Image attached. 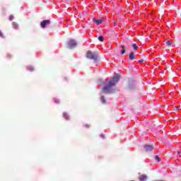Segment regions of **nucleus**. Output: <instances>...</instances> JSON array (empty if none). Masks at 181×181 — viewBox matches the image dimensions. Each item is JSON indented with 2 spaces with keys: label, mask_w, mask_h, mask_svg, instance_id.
<instances>
[{
  "label": "nucleus",
  "mask_w": 181,
  "mask_h": 181,
  "mask_svg": "<svg viewBox=\"0 0 181 181\" xmlns=\"http://www.w3.org/2000/svg\"><path fill=\"white\" fill-rule=\"evenodd\" d=\"M119 78H121V75L116 74L112 79L109 80L107 85L102 88L104 94H111L114 93V87L117 86V83L119 81Z\"/></svg>",
  "instance_id": "f257e3e1"
},
{
  "label": "nucleus",
  "mask_w": 181,
  "mask_h": 181,
  "mask_svg": "<svg viewBox=\"0 0 181 181\" xmlns=\"http://www.w3.org/2000/svg\"><path fill=\"white\" fill-rule=\"evenodd\" d=\"M86 59L93 60L94 62H98V54H97V52H93L91 50H88L86 52Z\"/></svg>",
  "instance_id": "f03ea898"
},
{
  "label": "nucleus",
  "mask_w": 181,
  "mask_h": 181,
  "mask_svg": "<svg viewBox=\"0 0 181 181\" xmlns=\"http://www.w3.org/2000/svg\"><path fill=\"white\" fill-rule=\"evenodd\" d=\"M77 46V42L74 40H70L68 42V47L69 49H73V47H76Z\"/></svg>",
  "instance_id": "7ed1b4c3"
},
{
  "label": "nucleus",
  "mask_w": 181,
  "mask_h": 181,
  "mask_svg": "<svg viewBox=\"0 0 181 181\" xmlns=\"http://www.w3.org/2000/svg\"><path fill=\"white\" fill-rule=\"evenodd\" d=\"M144 150L146 152H152L154 151L155 147H153V146L151 145V144H148V145H144Z\"/></svg>",
  "instance_id": "20e7f679"
},
{
  "label": "nucleus",
  "mask_w": 181,
  "mask_h": 181,
  "mask_svg": "<svg viewBox=\"0 0 181 181\" xmlns=\"http://www.w3.org/2000/svg\"><path fill=\"white\" fill-rule=\"evenodd\" d=\"M47 25H50V20H44L40 23V26L42 28H46Z\"/></svg>",
  "instance_id": "39448f33"
},
{
  "label": "nucleus",
  "mask_w": 181,
  "mask_h": 181,
  "mask_svg": "<svg viewBox=\"0 0 181 181\" xmlns=\"http://www.w3.org/2000/svg\"><path fill=\"white\" fill-rule=\"evenodd\" d=\"M104 22L103 19H93V23H96L98 25H101Z\"/></svg>",
  "instance_id": "423d86ee"
},
{
  "label": "nucleus",
  "mask_w": 181,
  "mask_h": 181,
  "mask_svg": "<svg viewBox=\"0 0 181 181\" xmlns=\"http://www.w3.org/2000/svg\"><path fill=\"white\" fill-rule=\"evenodd\" d=\"M140 181H146L148 180V177L146 175H141L139 177Z\"/></svg>",
  "instance_id": "0eeeda50"
},
{
  "label": "nucleus",
  "mask_w": 181,
  "mask_h": 181,
  "mask_svg": "<svg viewBox=\"0 0 181 181\" xmlns=\"http://www.w3.org/2000/svg\"><path fill=\"white\" fill-rule=\"evenodd\" d=\"M129 59L130 60H135V53L134 52L130 53V54L129 56Z\"/></svg>",
  "instance_id": "6e6552de"
},
{
  "label": "nucleus",
  "mask_w": 181,
  "mask_h": 181,
  "mask_svg": "<svg viewBox=\"0 0 181 181\" xmlns=\"http://www.w3.org/2000/svg\"><path fill=\"white\" fill-rule=\"evenodd\" d=\"M126 49H127V47L125 46V45H122V51H121L122 54H125Z\"/></svg>",
  "instance_id": "1a4fd4ad"
},
{
  "label": "nucleus",
  "mask_w": 181,
  "mask_h": 181,
  "mask_svg": "<svg viewBox=\"0 0 181 181\" xmlns=\"http://www.w3.org/2000/svg\"><path fill=\"white\" fill-rule=\"evenodd\" d=\"M100 100L103 104H105L107 103V100H105V98L104 96L100 97Z\"/></svg>",
  "instance_id": "9d476101"
},
{
  "label": "nucleus",
  "mask_w": 181,
  "mask_h": 181,
  "mask_svg": "<svg viewBox=\"0 0 181 181\" xmlns=\"http://www.w3.org/2000/svg\"><path fill=\"white\" fill-rule=\"evenodd\" d=\"M165 45H167V46H172V45H173V41H167L165 42Z\"/></svg>",
  "instance_id": "9b49d317"
},
{
  "label": "nucleus",
  "mask_w": 181,
  "mask_h": 181,
  "mask_svg": "<svg viewBox=\"0 0 181 181\" xmlns=\"http://www.w3.org/2000/svg\"><path fill=\"white\" fill-rule=\"evenodd\" d=\"M98 39L100 42H104V36H99Z\"/></svg>",
  "instance_id": "f8f14e48"
},
{
  "label": "nucleus",
  "mask_w": 181,
  "mask_h": 181,
  "mask_svg": "<svg viewBox=\"0 0 181 181\" xmlns=\"http://www.w3.org/2000/svg\"><path fill=\"white\" fill-rule=\"evenodd\" d=\"M27 69H28V70H29V71H33V66H28V67H27Z\"/></svg>",
  "instance_id": "ddd939ff"
},
{
  "label": "nucleus",
  "mask_w": 181,
  "mask_h": 181,
  "mask_svg": "<svg viewBox=\"0 0 181 181\" xmlns=\"http://www.w3.org/2000/svg\"><path fill=\"white\" fill-rule=\"evenodd\" d=\"M133 49H134V50H136L138 49V46L136 45V43H134L132 45Z\"/></svg>",
  "instance_id": "4468645a"
},
{
  "label": "nucleus",
  "mask_w": 181,
  "mask_h": 181,
  "mask_svg": "<svg viewBox=\"0 0 181 181\" xmlns=\"http://www.w3.org/2000/svg\"><path fill=\"white\" fill-rule=\"evenodd\" d=\"M63 115L65 119H69V115L67 113H64Z\"/></svg>",
  "instance_id": "2eb2a0df"
},
{
  "label": "nucleus",
  "mask_w": 181,
  "mask_h": 181,
  "mask_svg": "<svg viewBox=\"0 0 181 181\" xmlns=\"http://www.w3.org/2000/svg\"><path fill=\"white\" fill-rule=\"evenodd\" d=\"M155 159L157 160V162H160V158H159L158 156H155Z\"/></svg>",
  "instance_id": "dca6fc26"
},
{
  "label": "nucleus",
  "mask_w": 181,
  "mask_h": 181,
  "mask_svg": "<svg viewBox=\"0 0 181 181\" xmlns=\"http://www.w3.org/2000/svg\"><path fill=\"white\" fill-rule=\"evenodd\" d=\"M140 63L141 64H144V62H145V60L144 59H140Z\"/></svg>",
  "instance_id": "f3484780"
},
{
  "label": "nucleus",
  "mask_w": 181,
  "mask_h": 181,
  "mask_svg": "<svg viewBox=\"0 0 181 181\" xmlns=\"http://www.w3.org/2000/svg\"><path fill=\"white\" fill-rule=\"evenodd\" d=\"M9 20H10V21H13V16H10Z\"/></svg>",
  "instance_id": "a211bd4d"
},
{
  "label": "nucleus",
  "mask_w": 181,
  "mask_h": 181,
  "mask_svg": "<svg viewBox=\"0 0 181 181\" xmlns=\"http://www.w3.org/2000/svg\"><path fill=\"white\" fill-rule=\"evenodd\" d=\"M54 101L55 103H57V104H59V100L56 99V98H54Z\"/></svg>",
  "instance_id": "6ab92c4d"
},
{
  "label": "nucleus",
  "mask_w": 181,
  "mask_h": 181,
  "mask_svg": "<svg viewBox=\"0 0 181 181\" xmlns=\"http://www.w3.org/2000/svg\"><path fill=\"white\" fill-rule=\"evenodd\" d=\"M0 36H1V37H4V34H2L1 31H0Z\"/></svg>",
  "instance_id": "aec40b11"
},
{
  "label": "nucleus",
  "mask_w": 181,
  "mask_h": 181,
  "mask_svg": "<svg viewBox=\"0 0 181 181\" xmlns=\"http://www.w3.org/2000/svg\"><path fill=\"white\" fill-rule=\"evenodd\" d=\"M84 127L85 128H88L90 127V124H85Z\"/></svg>",
  "instance_id": "412c9836"
},
{
  "label": "nucleus",
  "mask_w": 181,
  "mask_h": 181,
  "mask_svg": "<svg viewBox=\"0 0 181 181\" xmlns=\"http://www.w3.org/2000/svg\"><path fill=\"white\" fill-rule=\"evenodd\" d=\"M117 22H118V21H117V20H115V21H114V25H115H115L117 24Z\"/></svg>",
  "instance_id": "4be33fe9"
},
{
  "label": "nucleus",
  "mask_w": 181,
  "mask_h": 181,
  "mask_svg": "<svg viewBox=\"0 0 181 181\" xmlns=\"http://www.w3.org/2000/svg\"><path fill=\"white\" fill-rule=\"evenodd\" d=\"M174 111H175V112H176L177 111V108L175 107Z\"/></svg>",
  "instance_id": "5701e85b"
},
{
  "label": "nucleus",
  "mask_w": 181,
  "mask_h": 181,
  "mask_svg": "<svg viewBox=\"0 0 181 181\" xmlns=\"http://www.w3.org/2000/svg\"><path fill=\"white\" fill-rule=\"evenodd\" d=\"M180 151H178L177 154L180 155Z\"/></svg>",
  "instance_id": "b1692460"
},
{
  "label": "nucleus",
  "mask_w": 181,
  "mask_h": 181,
  "mask_svg": "<svg viewBox=\"0 0 181 181\" xmlns=\"http://www.w3.org/2000/svg\"><path fill=\"white\" fill-rule=\"evenodd\" d=\"M16 28H18V25H16Z\"/></svg>",
  "instance_id": "393cba45"
}]
</instances>
